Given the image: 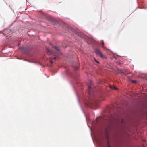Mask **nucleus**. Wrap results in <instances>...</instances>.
<instances>
[{"instance_id":"f257e3e1","label":"nucleus","mask_w":147,"mask_h":147,"mask_svg":"<svg viewBox=\"0 0 147 147\" xmlns=\"http://www.w3.org/2000/svg\"><path fill=\"white\" fill-rule=\"evenodd\" d=\"M53 47L55 50V53H54L53 51H51L50 49H47V52H49L50 55L53 54L54 55L56 56L57 55H56V54H57L58 55H59L61 54V53L58 48L56 46H53Z\"/></svg>"},{"instance_id":"f03ea898","label":"nucleus","mask_w":147,"mask_h":147,"mask_svg":"<svg viewBox=\"0 0 147 147\" xmlns=\"http://www.w3.org/2000/svg\"><path fill=\"white\" fill-rule=\"evenodd\" d=\"M95 53L97 55H99L102 58H105V57L103 55L102 52L98 49H96L95 50Z\"/></svg>"},{"instance_id":"7ed1b4c3","label":"nucleus","mask_w":147,"mask_h":147,"mask_svg":"<svg viewBox=\"0 0 147 147\" xmlns=\"http://www.w3.org/2000/svg\"><path fill=\"white\" fill-rule=\"evenodd\" d=\"M91 88L90 86H88V89L87 90V93L89 95H91Z\"/></svg>"},{"instance_id":"20e7f679","label":"nucleus","mask_w":147,"mask_h":147,"mask_svg":"<svg viewBox=\"0 0 147 147\" xmlns=\"http://www.w3.org/2000/svg\"><path fill=\"white\" fill-rule=\"evenodd\" d=\"M109 87L110 88L113 89L114 90L117 89V88L113 86L110 85L109 86Z\"/></svg>"},{"instance_id":"39448f33","label":"nucleus","mask_w":147,"mask_h":147,"mask_svg":"<svg viewBox=\"0 0 147 147\" xmlns=\"http://www.w3.org/2000/svg\"><path fill=\"white\" fill-rule=\"evenodd\" d=\"M101 44L102 45V47L103 48H105V46H104V42L103 40H102L101 42Z\"/></svg>"},{"instance_id":"423d86ee","label":"nucleus","mask_w":147,"mask_h":147,"mask_svg":"<svg viewBox=\"0 0 147 147\" xmlns=\"http://www.w3.org/2000/svg\"><path fill=\"white\" fill-rule=\"evenodd\" d=\"M89 103L92 104V105H95V103L94 102H91L90 101V102H89Z\"/></svg>"},{"instance_id":"0eeeda50","label":"nucleus","mask_w":147,"mask_h":147,"mask_svg":"<svg viewBox=\"0 0 147 147\" xmlns=\"http://www.w3.org/2000/svg\"><path fill=\"white\" fill-rule=\"evenodd\" d=\"M120 72L122 74H124L125 75H126V74L124 72H123V71L122 70H121Z\"/></svg>"},{"instance_id":"6e6552de","label":"nucleus","mask_w":147,"mask_h":147,"mask_svg":"<svg viewBox=\"0 0 147 147\" xmlns=\"http://www.w3.org/2000/svg\"><path fill=\"white\" fill-rule=\"evenodd\" d=\"M132 82L134 83H136V81L135 80H133L132 81Z\"/></svg>"},{"instance_id":"1a4fd4ad","label":"nucleus","mask_w":147,"mask_h":147,"mask_svg":"<svg viewBox=\"0 0 147 147\" xmlns=\"http://www.w3.org/2000/svg\"><path fill=\"white\" fill-rule=\"evenodd\" d=\"M56 57H54V58H53V59H56Z\"/></svg>"},{"instance_id":"9d476101","label":"nucleus","mask_w":147,"mask_h":147,"mask_svg":"<svg viewBox=\"0 0 147 147\" xmlns=\"http://www.w3.org/2000/svg\"><path fill=\"white\" fill-rule=\"evenodd\" d=\"M78 67H76V69H78Z\"/></svg>"},{"instance_id":"9b49d317","label":"nucleus","mask_w":147,"mask_h":147,"mask_svg":"<svg viewBox=\"0 0 147 147\" xmlns=\"http://www.w3.org/2000/svg\"><path fill=\"white\" fill-rule=\"evenodd\" d=\"M95 61L96 62H97L98 63H99L97 61H96V60H95Z\"/></svg>"},{"instance_id":"f8f14e48","label":"nucleus","mask_w":147,"mask_h":147,"mask_svg":"<svg viewBox=\"0 0 147 147\" xmlns=\"http://www.w3.org/2000/svg\"><path fill=\"white\" fill-rule=\"evenodd\" d=\"M50 62L51 63V64L52 63V61H50Z\"/></svg>"},{"instance_id":"ddd939ff","label":"nucleus","mask_w":147,"mask_h":147,"mask_svg":"<svg viewBox=\"0 0 147 147\" xmlns=\"http://www.w3.org/2000/svg\"><path fill=\"white\" fill-rule=\"evenodd\" d=\"M21 48L22 49H24V48L23 47H22Z\"/></svg>"},{"instance_id":"4468645a","label":"nucleus","mask_w":147,"mask_h":147,"mask_svg":"<svg viewBox=\"0 0 147 147\" xmlns=\"http://www.w3.org/2000/svg\"><path fill=\"white\" fill-rule=\"evenodd\" d=\"M108 147H110V146H108Z\"/></svg>"}]
</instances>
